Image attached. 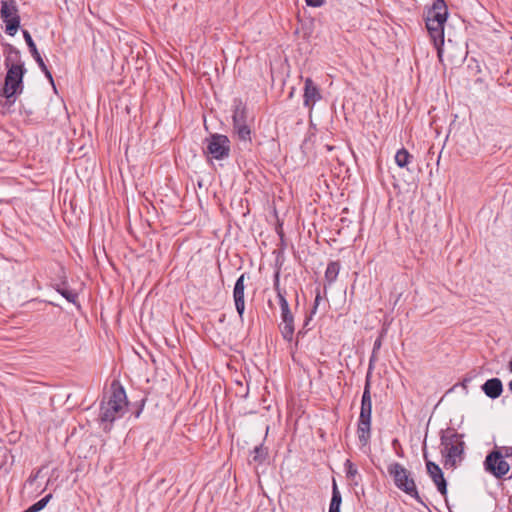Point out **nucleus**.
Here are the masks:
<instances>
[{
  "label": "nucleus",
  "instance_id": "nucleus-26",
  "mask_svg": "<svg viewBox=\"0 0 512 512\" xmlns=\"http://www.w3.org/2000/svg\"><path fill=\"white\" fill-rule=\"evenodd\" d=\"M306 4L311 7H320L324 4L325 0H305Z\"/></svg>",
  "mask_w": 512,
  "mask_h": 512
},
{
  "label": "nucleus",
  "instance_id": "nucleus-9",
  "mask_svg": "<svg viewBox=\"0 0 512 512\" xmlns=\"http://www.w3.org/2000/svg\"><path fill=\"white\" fill-rule=\"evenodd\" d=\"M444 24L445 23L436 22L433 19H426V28L437 50V55L440 60L443 54L442 46L444 45Z\"/></svg>",
  "mask_w": 512,
  "mask_h": 512
},
{
  "label": "nucleus",
  "instance_id": "nucleus-1",
  "mask_svg": "<svg viewBox=\"0 0 512 512\" xmlns=\"http://www.w3.org/2000/svg\"><path fill=\"white\" fill-rule=\"evenodd\" d=\"M127 406L128 401L124 387L118 381H113L108 399H103L100 404L99 420L105 431H109L112 423L124 415Z\"/></svg>",
  "mask_w": 512,
  "mask_h": 512
},
{
  "label": "nucleus",
  "instance_id": "nucleus-5",
  "mask_svg": "<svg viewBox=\"0 0 512 512\" xmlns=\"http://www.w3.org/2000/svg\"><path fill=\"white\" fill-rule=\"evenodd\" d=\"M389 475L393 478L395 486L414 498L418 503L426 507V504L420 497L416 483L410 473L403 465L398 462L391 463L388 468Z\"/></svg>",
  "mask_w": 512,
  "mask_h": 512
},
{
  "label": "nucleus",
  "instance_id": "nucleus-12",
  "mask_svg": "<svg viewBox=\"0 0 512 512\" xmlns=\"http://www.w3.org/2000/svg\"><path fill=\"white\" fill-rule=\"evenodd\" d=\"M304 105L312 108L314 104L321 100L322 96L318 86L313 82L311 78H306L304 82Z\"/></svg>",
  "mask_w": 512,
  "mask_h": 512
},
{
  "label": "nucleus",
  "instance_id": "nucleus-31",
  "mask_svg": "<svg viewBox=\"0 0 512 512\" xmlns=\"http://www.w3.org/2000/svg\"><path fill=\"white\" fill-rule=\"evenodd\" d=\"M508 388H509L510 392L512 393V380L509 382Z\"/></svg>",
  "mask_w": 512,
  "mask_h": 512
},
{
  "label": "nucleus",
  "instance_id": "nucleus-11",
  "mask_svg": "<svg viewBox=\"0 0 512 512\" xmlns=\"http://www.w3.org/2000/svg\"><path fill=\"white\" fill-rule=\"evenodd\" d=\"M423 457L426 461L427 473L436 485L438 491L445 496L447 494V483L441 468L434 462L428 460L427 453L424 451Z\"/></svg>",
  "mask_w": 512,
  "mask_h": 512
},
{
  "label": "nucleus",
  "instance_id": "nucleus-18",
  "mask_svg": "<svg viewBox=\"0 0 512 512\" xmlns=\"http://www.w3.org/2000/svg\"><path fill=\"white\" fill-rule=\"evenodd\" d=\"M232 120H233V125L245 124L246 123V121H247V109H246V107L241 102H239L235 106V109L233 111Z\"/></svg>",
  "mask_w": 512,
  "mask_h": 512
},
{
  "label": "nucleus",
  "instance_id": "nucleus-10",
  "mask_svg": "<svg viewBox=\"0 0 512 512\" xmlns=\"http://www.w3.org/2000/svg\"><path fill=\"white\" fill-rule=\"evenodd\" d=\"M249 279V276L246 273L241 274L235 282L233 289V300L235 304V308L241 320H243V314L245 311V288H246V280Z\"/></svg>",
  "mask_w": 512,
  "mask_h": 512
},
{
  "label": "nucleus",
  "instance_id": "nucleus-17",
  "mask_svg": "<svg viewBox=\"0 0 512 512\" xmlns=\"http://www.w3.org/2000/svg\"><path fill=\"white\" fill-rule=\"evenodd\" d=\"M340 271L339 262L332 261L328 263L326 271H325V281L328 285H331L338 277Z\"/></svg>",
  "mask_w": 512,
  "mask_h": 512
},
{
  "label": "nucleus",
  "instance_id": "nucleus-4",
  "mask_svg": "<svg viewBox=\"0 0 512 512\" xmlns=\"http://www.w3.org/2000/svg\"><path fill=\"white\" fill-rule=\"evenodd\" d=\"M371 415H372V399L370 392V381L366 380L364 391L361 399L360 415L357 424V435L361 446L365 447L369 444L371 438Z\"/></svg>",
  "mask_w": 512,
  "mask_h": 512
},
{
  "label": "nucleus",
  "instance_id": "nucleus-7",
  "mask_svg": "<svg viewBox=\"0 0 512 512\" xmlns=\"http://www.w3.org/2000/svg\"><path fill=\"white\" fill-rule=\"evenodd\" d=\"M206 147L204 152L214 159L222 160L227 158L230 153V140L226 135L212 134L206 138Z\"/></svg>",
  "mask_w": 512,
  "mask_h": 512
},
{
  "label": "nucleus",
  "instance_id": "nucleus-30",
  "mask_svg": "<svg viewBox=\"0 0 512 512\" xmlns=\"http://www.w3.org/2000/svg\"><path fill=\"white\" fill-rule=\"evenodd\" d=\"M508 369H509V371L512 373V358H511V360L509 361Z\"/></svg>",
  "mask_w": 512,
  "mask_h": 512
},
{
  "label": "nucleus",
  "instance_id": "nucleus-22",
  "mask_svg": "<svg viewBox=\"0 0 512 512\" xmlns=\"http://www.w3.org/2000/svg\"><path fill=\"white\" fill-rule=\"evenodd\" d=\"M344 467L346 471V477L355 485H357L358 481L356 480V477L359 476V474L356 466L349 459H347L344 463Z\"/></svg>",
  "mask_w": 512,
  "mask_h": 512
},
{
  "label": "nucleus",
  "instance_id": "nucleus-29",
  "mask_svg": "<svg viewBox=\"0 0 512 512\" xmlns=\"http://www.w3.org/2000/svg\"><path fill=\"white\" fill-rule=\"evenodd\" d=\"M143 405H144V401H142V405L141 407L136 411L135 413V417L138 418L142 412V408H143Z\"/></svg>",
  "mask_w": 512,
  "mask_h": 512
},
{
  "label": "nucleus",
  "instance_id": "nucleus-8",
  "mask_svg": "<svg viewBox=\"0 0 512 512\" xmlns=\"http://www.w3.org/2000/svg\"><path fill=\"white\" fill-rule=\"evenodd\" d=\"M0 16L6 24L5 32L14 36L20 26V16L15 0H1Z\"/></svg>",
  "mask_w": 512,
  "mask_h": 512
},
{
  "label": "nucleus",
  "instance_id": "nucleus-6",
  "mask_svg": "<svg viewBox=\"0 0 512 512\" xmlns=\"http://www.w3.org/2000/svg\"><path fill=\"white\" fill-rule=\"evenodd\" d=\"M274 288L277 292V297L279 300L280 310H281V323L279 325L280 332L282 337L286 341H292L294 335V317L290 310L288 301L285 297V292L282 291L279 287V280L276 279L274 283Z\"/></svg>",
  "mask_w": 512,
  "mask_h": 512
},
{
  "label": "nucleus",
  "instance_id": "nucleus-24",
  "mask_svg": "<svg viewBox=\"0 0 512 512\" xmlns=\"http://www.w3.org/2000/svg\"><path fill=\"white\" fill-rule=\"evenodd\" d=\"M52 498V494H48L33 505H31L24 512H39L46 507L50 499Z\"/></svg>",
  "mask_w": 512,
  "mask_h": 512
},
{
  "label": "nucleus",
  "instance_id": "nucleus-16",
  "mask_svg": "<svg viewBox=\"0 0 512 512\" xmlns=\"http://www.w3.org/2000/svg\"><path fill=\"white\" fill-rule=\"evenodd\" d=\"M341 503H342V496H341L338 486L334 480L333 485H332V498H331V502L329 505V512H340Z\"/></svg>",
  "mask_w": 512,
  "mask_h": 512
},
{
  "label": "nucleus",
  "instance_id": "nucleus-25",
  "mask_svg": "<svg viewBox=\"0 0 512 512\" xmlns=\"http://www.w3.org/2000/svg\"><path fill=\"white\" fill-rule=\"evenodd\" d=\"M381 339L378 338L375 340L374 342V345H373V351H372V356L370 358V363H369V366L371 367L372 366V363L374 362L375 360V355H376V352L380 349L381 347Z\"/></svg>",
  "mask_w": 512,
  "mask_h": 512
},
{
  "label": "nucleus",
  "instance_id": "nucleus-2",
  "mask_svg": "<svg viewBox=\"0 0 512 512\" xmlns=\"http://www.w3.org/2000/svg\"><path fill=\"white\" fill-rule=\"evenodd\" d=\"M9 55L5 59L7 74L3 88V95L10 100L23 90L24 65L19 60V51L12 45H8Z\"/></svg>",
  "mask_w": 512,
  "mask_h": 512
},
{
  "label": "nucleus",
  "instance_id": "nucleus-20",
  "mask_svg": "<svg viewBox=\"0 0 512 512\" xmlns=\"http://www.w3.org/2000/svg\"><path fill=\"white\" fill-rule=\"evenodd\" d=\"M268 457V448L263 444L257 445L252 452V461L258 465L263 464Z\"/></svg>",
  "mask_w": 512,
  "mask_h": 512
},
{
  "label": "nucleus",
  "instance_id": "nucleus-14",
  "mask_svg": "<svg viewBox=\"0 0 512 512\" xmlns=\"http://www.w3.org/2000/svg\"><path fill=\"white\" fill-rule=\"evenodd\" d=\"M481 389L487 397L496 399L503 392V384L499 378H491L481 386Z\"/></svg>",
  "mask_w": 512,
  "mask_h": 512
},
{
  "label": "nucleus",
  "instance_id": "nucleus-23",
  "mask_svg": "<svg viewBox=\"0 0 512 512\" xmlns=\"http://www.w3.org/2000/svg\"><path fill=\"white\" fill-rule=\"evenodd\" d=\"M57 292L60 293L68 302L77 304L78 294L66 287L58 286Z\"/></svg>",
  "mask_w": 512,
  "mask_h": 512
},
{
  "label": "nucleus",
  "instance_id": "nucleus-32",
  "mask_svg": "<svg viewBox=\"0 0 512 512\" xmlns=\"http://www.w3.org/2000/svg\"><path fill=\"white\" fill-rule=\"evenodd\" d=\"M24 512V511H23Z\"/></svg>",
  "mask_w": 512,
  "mask_h": 512
},
{
  "label": "nucleus",
  "instance_id": "nucleus-28",
  "mask_svg": "<svg viewBox=\"0 0 512 512\" xmlns=\"http://www.w3.org/2000/svg\"><path fill=\"white\" fill-rule=\"evenodd\" d=\"M40 69L44 72V74H45L46 78H48V79H49V81H50L51 83H53V77H52V74H51V72L48 70L47 66L45 65V68H40Z\"/></svg>",
  "mask_w": 512,
  "mask_h": 512
},
{
  "label": "nucleus",
  "instance_id": "nucleus-15",
  "mask_svg": "<svg viewBox=\"0 0 512 512\" xmlns=\"http://www.w3.org/2000/svg\"><path fill=\"white\" fill-rule=\"evenodd\" d=\"M23 37H24V40H25L27 46L29 47L30 53H31L32 57L34 58V60L37 62V64L39 65L40 68H45V63H44L39 51L37 50V47L31 37L30 33L27 30H23Z\"/></svg>",
  "mask_w": 512,
  "mask_h": 512
},
{
  "label": "nucleus",
  "instance_id": "nucleus-21",
  "mask_svg": "<svg viewBox=\"0 0 512 512\" xmlns=\"http://www.w3.org/2000/svg\"><path fill=\"white\" fill-rule=\"evenodd\" d=\"M411 158L412 156L405 148L399 149L395 154V162L400 168L407 167Z\"/></svg>",
  "mask_w": 512,
  "mask_h": 512
},
{
  "label": "nucleus",
  "instance_id": "nucleus-13",
  "mask_svg": "<svg viewBox=\"0 0 512 512\" xmlns=\"http://www.w3.org/2000/svg\"><path fill=\"white\" fill-rule=\"evenodd\" d=\"M448 16L447 6L444 0H434L432 7L427 11L426 19L445 23Z\"/></svg>",
  "mask_w": 512,
  "mask_h": 512
},
{
  "label": "nucleus",
  "instance_id": "nucleus-3",
  "mask_svg": "<svg viewBox=\"0 0 512 512\" xmlns=\"http://www.w3.org/2000/svg\"><path fill=\"white\" fill-rule=\"evenodd\" d=\"M440 440V452L444 458L445 468H456L458 463L463 460L464 455L462 435L453 428H447L441 432Z\"/></svg>",
  "mask_w": 512,
  "mask_h": 512
},
{
  "label": "nucleus",
  "instance_id": "nucleus-27",
  "mask_svg": "<svg viewBox=\"0 0 512 512\" xmlns=\"http://www.w3.org/2000/svg\"><path fill=\"white\" fill-rule=\"evenodd\" d=\"M320 300H321L320 292H317L315 300H314V306H313V309H312V313L316 312V309H317V307L319 305Z\"/></svg>",
  "mask_w": 512,
  "mask_h": 512
},
{
  "label": "nucleus",
  "instance_id": "nucleus-19",
  "mask_svg": "<svg viewBox=\"0 0 512 512\" xmlns=\"http://www.w3.org/2000/svg\"><path fill=\"white\" fill-rule=\"evenodd\" d=\"M233 131L239 140L243 142H251V129L247 123L233 125Z\"/></svg>",
  "mask_w": 512,
  "mask_h": 512
}]
</instances>
